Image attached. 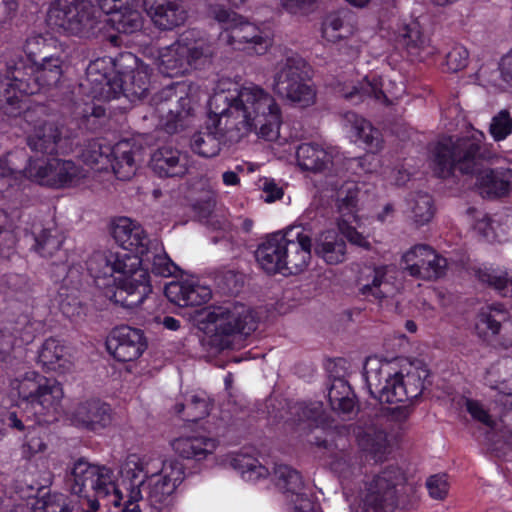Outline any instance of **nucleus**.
<instances>
[{
    "label": "nucleus",
    "mask_w": 512,
    "mask_h": 512,
    "mask_svg": "<svg viewBox=\"0 0 512 512\" xmlns=\"http://www.w3.org/2000/svg\"><path fill=\"white\" fill-rule=\"evenodd\" d=\"M213 127L195 133L191 149L206 158L219 154L222 143H237L254 131L272 141L278 138L281 111L265 89L250 83L234 90L216 92L209 100Z\"/></svg>",
    "instance_id": "obj_1"
},
{
    "label": "nucleus",
    "mask_w": 512,
    "mask_h": 512,
    "mask_svg": "<svg viewBox=\"0 0 512 512\" xmlns=\"http://www.w3.org/2000/svg\"><path fill=\"white\" fill-rule=\"evenodd\" d=\"M485 136L476 132L468 137L442 138L433 150V171L440 178L461 175L476 177L480 193L489 198L507 195L512 184V169L488 168L496 154L484 143Z\"/></svg>",
    "instance_id": "obj_2"
},
{
    "label": "nucleus",
    "mask_w": 512,
    "mask_h": 512,
    "mask_svg": "<svg viewBox=\"0 0 512 512\" xmlns=\"http://www.w3.org/2000/svg\"><path fill=\"white\" fill-rule=\"evenodd\" d=\"M87 268L95 278L111 277L115 273L118 285L108 287L106 297L126 309L139 306L152 292L147 269L141 268V261L128 252H95L87 261Z\"/></svg>",
    "instance_id": "obj_3"
},
{
    "label": "nucleus",
    "mask_w": 512,
    "mask_h": 512,
    "mask_svg": "<svg viewBox=\"0 0 512 512\" xmlns=\"http://www.w3.org/2000/svg\"><path fill=\"white\" fill-rule=\"evenodd\" d=\"M364 376L370 393L381 403H412L422 395L429 370L418 361L405 372L392 373L387 363L374 360L366 362Z\"/></svg>",
    "instance_id": "obj_4"
},
{
    "label": "nucleus",
    "mask_w": 512,
    "mask_h": 512,
    "mask_svg": "<svg viewBox=\"0 0 512 512\" xmlns=\"http://www.w3.org/2000/svg\"><path fill=\"white\" fill-rule=\"evenodd\" d=\"M201 316L202 322L213 326V334L206 340L212 354L232 348L236 334L249 335L257 328L252 308L238 302L206 308Z\"/></svg>",
    "instance_id": "obj_5"
},
{
    "label": "nucleus",
    "mask_w": 512,
    "mask_h": 512,
    "mask_svg": "<svg viewBox=\"0 0 512 512\" xmlns=\"http://www.w3.org/2000/svg\"><path fill=\"white\" fill-rule=\"evenodd\" d=\"M67 482L71 492L92 510H98L99 500L107 497L111 491L115 493L114 505L123 504L124 495L115 488L114 471L105 465L92 464L85 458H79L73 463Z\"/></svg>",
    "instance_id": "obj_6"
},
{
    "label": "nucleus",
    "mask_w": 512,
    "mask_h": 512,
    "mask_svg": "<svg viewBox=\"0 0 512 512\" xmlns=\"http://www.w3.org/2000/svg\"><path fill=\"white\" fill-rule=\"evenodd\" d=\"M183 466L177 461L163 464L160 474L146 477L139 484L128 488L124 495L122 512H142L140 502L147 501L151 506L157 507L168 503L176 487L183 480Z\"/></svg>",
    "instance_id": "obj_7"
},
{
    "label": "nucleus",
    "mask_w": 512,
    "mask_h": 512,
    "mask_svg": "<svg viewBox=\"0 0 512 512\" xmlns=\"http://www.w3.org/2000/svg\"><path fill=\"white\" fill-rule=\"evenodd\" d=\"M47 22L58 32L82 38L96 37L103 28L94 5L85 0H56L48 10Z\"/></svg>",
    "instance_id": "obj_8"
},
{
    "label": "nucleus",
    "mask_w": 512,
    "mask_h": 512,
    "mask_svg": "<svg viewBox=\"0 0 512 512\" xmlns=\"http://www.w3.org/2000/svg\"><path fill=\"white\" fill-rule=\"evenodd\" d=\"M39 91L35 64L23 58L12 60L6 75L0 76V109L9 117H17L22 111V97Z\"/></svg>",
    "instance_id": "obj_9"
},
{
    "label": "nucleus",
    "mask_w": 512,
    "mask_h": 512,
    "mask_svg": "<svg viewBox=\"0 0 512 512\" xmlns=\"http://www.w3.org/2000/svg\"><path fill=\"white\" fill-rule=\"evenodd\" d=\"M310 67L299 55L286 57L277 66L273 77V91L301 106H308L314 102L315 92L307 83Z\"/></svg>",
    "instance_id": "obj_10"
},
{
    "label": "nucleus",
    "mask_w": 512,
    "mask_h": 512,
    "mask_svg": "<svg viewBox=\"0 0 512 512\" xmlns=\"http://www.w3.org/2000/svg\"><path fill=\"white\" fill-rule=\"evenodd\" d=\"M208 13L227 31L226 41L234 49H252L257 54H262L267 49L268 41L261 36L259 29L244 21L242 16L221 5H211Z\"/></svg>",
    "instance_id": "obj_11"
},
{
    "label": "nucleus",
    "mask_w": 512,
    "mask_h": 512,
    "mask_svg": "<svg viewBox=\"0 0 512 512\" xmlns=\"http://www.w3.org/2000/svg\"><path fill=\"white\" fill-rule=\"evenodd\" d=\"M16 389L19 397L31 404L39 406L43 410L54 409L63 398L61 384L54 378H48L36 371L25 373L16 380Z\"/></svg>",
    "instance_id": "obj_12"
},
{
    "label": "nucleus",
    "mask_w": 512,
    "mask_h": 512,
    "mask_svg": "<svg viewBox=\"0 0 512 512\" xmlns=\"http://www.w3.org/2000/svg\"><path fill=\"white\" fill-rule=\"evenodd\" d=\"M475 331L488 344L512 347V316L502 305L482 309L476 317Z\"/></svg>",
    "instance_id": "obj_13"
},
{
    "label": "nucleus",
    "mask_w": 512,
    "mask_h": 512,
    "mask_svg": "<svg viewBox=\"0 0 512 512\" xmlns=\"http://www.w3.org/2000/svg\"><path fill=\"white\" fill-rule=\"evenodd\" d=\"M404 270L412 277L433 281L445 276L448 262L431 246L418 244L402 256Z\"/></svg>",
    "instance_id": "obj_14"
},
{
    "label": "nucleus",
    "mask_w": 512,
    "mask_h": 512,
    "mask_svg": "<svg viewBox=\"0 0 512 512\" xmlns=\"http://www.w3.org/2000/svg\"><path fill=\"white\" fill-rule=\"evenodd\" d=\"M312 238L301 226L285 231L283 274L296 275L303 272L311 259Z\"/></svg>",
    "instance_id": "obj_15"
},
{
    "label": "nucleus",
    "mask_w": 512,
    "mask_h": 512,
    "mask_svg": "<svg viewBox=\"0 0 512 512\" xmlns=\"http://www.w3.org/2000/svg\"><path fill=\"white\" fill-rule=\"evenodd\" d=\"M108 352L120 362L136 360L146 348L141 330L122 325L112 330L106 340Z\"/></svg>",
    "instance_id": "obj_16"
},
{
    "label": "nucleus",
    "mask_w": 512,
    "mask_h": 512,
    "mask_svg": "<svg viewBox=\"0 0 512 512\" xmlns=\"http://www.w3.org/2000/svg\"><path fill=\"white\" fill-rule=\"evenodd\" d=\"M71 422L91 431H98L110 425L112 416L108 404L91 399L78 403L70 414Z\"/></svg>",
    "instance_id": "obj_17"
},
{
    "label": "nucleus",
    "mask_w": 512,
    "mask_h": 512,
    "mask_svg": "<svg viewBox=\"0 0 512 512\" xmlns=\"http://www.w3.org/2000/svg\"><path fill=\"white\" fill-rule=\"evenodd\" d=\"M150 167L160 178H182L188 173V156L173 147H160L152 154Z\"/></svg>",
    "instance_id": "obj_18"
},
{
    "label": "nucleus",
    "mask_w": 512,
    "mask_h": 512,
    "mask_svg": "<svg viewBox=\"0 0 512 512\" xmlns=\"http://www.w3.org/2000/svg\"><path fill=\"white\" fill-rule=\"evenodd\" d=\"M44 38L34 37L27 41L26 50L30 57H33V62L36 66V77L39 84V90L42 88L56 87L64 73V61L59 55L44 56L41 62L38 63L35 58L37 53L34 51L33 46L44 43Z\"/></svg>",
    "instance_id": "obj_19"
},
{
    "label": "nucleus",
    "mask_w": 512,
    "mask_h": 512,
    "mask_svg": "<svg viewBox=\"0 0 512 512\" xmlns=\"http://www.w3.org/2000/svg\"><path fill=\"white\" fill-rule=\"evenodd\" d=\"M273 476L276 486L281 491L297 495L295 512H320L310 499L301 494L304 483L297 470L285 464H277L274 466Z\"/></svg>",
    "instance_id": "obj_20"
},
{
    "label": "nucleus",
    "mask_w": 512,
    "mask_h": 512,
    "mask_svg": "<svg viewBox=\"0 0 512 512\" xmlns=\"http://www.w3.org/2000/svg\"><path fill=\"white\" fill-rule=\"evenodd\" d=\"M167 299L180 307L200 306L211 298L210 288L193 280L172 281L165 286Z\"/></svg>",
    "instance_id": "obj_21"
},
{
    "label": "nucleus",
    "mask_w": 512,
    "mask_h": 512,
    "mask_svg": "<svg viewBox=\"0 0 512 512\" xmlns=\"http://www.w3.org/2000/svg\"><path fill=\"white\" fill-rule=\"evenodd\" d=\"M284 232L269 235L255 251V257L261 268L268 274L283 273Z\"/></svg>",
    "instance_id": "obj_22"
},
{
    "label": "nucleus",
    "mask_w": 512,
    "mask_h": 512,
    "mask_svg": "<svg viewBox=\"0 0 512 512\" xmlns=\"http://www.w3.org/2000/svg\"><path fill=\"white\" fill-rule=\"evenodd\" d=\"M171 446L179 457L187 460L201 461L214 453L218 442L216 439L206 436L189 435L174 439Z\"/></svg>",
    "instance_id": "obj_23"
},
{
    "label": "nucleus",
    "mask_w": 512,
    "mask_h": 512,
    "mask_svg": "<svg viewBox=\"0 0 512 512\" xmlns=\"http://www.w3.org/2000/svg\"><path fill=\"white\" fill-rule=\"evenodd\" d=\"M62 134V127L55 122H43L27 137V145L34 152L53 156L58 153Z\"/></svg>",
    "instance_id": "obj_24"
},
{
    "label": "nucleus",
    "mask_w": 512,
    "mask_h": 512,
    "mask_svg": "<svg viewBox=\"0 0 512 512\" xmlns=\"http://www.w3.org/2000/svg\"><path fill=\"white\" fill-rule=\"evenodd\" d=\"M296 159L301 169L314 173L326 171L334 165L332 152L313 142L300 144Z\"/></svg>",
    "instance_id": "obj_25"
},
{
    "label": "nucleus",
    "mask_w": 512,
    "mask_h": 512,
    "mask_svg": "<svg viewBox=\"0 0 512 512\" xmlns=\"http://www.w3.org/2000/svg\"><path fill=\"white\" fill-rule=\"evenodd\" d=\"M328 400L331 408L348 419L357 414L359 408L355 395L344 378H333L328 384Z\"/></svg>",
    "instance_id": "obj_26"
},
{
    "label": "nucleus",
    "mask_w": 512,
    "mask_h": 512,
    "mask_svg": "<svg viewBox=\"0 0 512 512\" xmlns=\"http://www.w3.org/2000/svg\"><path fill=\"white\" fill-rule=\"evenodd\" d=\"M315 254L327 264L336 265L346 259L347 245L343 237L334 231L323 232L314 244Z\"/></svg>",
    "instance_id": "obj_27"
},
{
    "label": "nucleus",
    "mask_w": 512,
    "mask_h": 512,
    "mask_svg": "<svg viewBox=\"0 0 512 512\" xmlns=\"http://www.w3.org/2000/svg\"><path fill=\"white\" fill-rule=\"evenodd\" d=\"M34 301L24 309L19 307V313L14 320L13 331L25 344L31 343L44 330V320L35 311Z\"/></svg>",
    "instance_id": "obj_28"
},
{
    "label": "nucleus",
    "mask_w": 512,
    "mask_h": 512,
    "mask_svg": "<svg viewBox=\"0 0 512 512\" xmlns=\"http://www.w3.org/2000/svg\"><path fill=\"white\" fill-rule=\"evenodd\" d=\"M216 55L213 44L198 40L193 43L183 41V48L180 56L186 57V64L189 72L192 70H203L209 68Z\"/></svg>",
    "instance_id": "obj_29"
},
{
    "label": "nucleus",
    "mask_w": 512,
    "mask_h": 512,
    "mask_svg": "<svg viewBox=\"0 0 512 512\" xmlns=\"http://www.w3.org/2000/svg\"><path fill=\"white\" fill-rule=\"evenodd\" d=\"M344 119L351 125L355 136L366 145L368 151L376 153L382 148L381 133L370 122L351 111L344 114Z\"/></svg>",
    "instance_id": "obj_30"
},
{
    "label": "nucleus",
    "mask_w": 512,
    "mask_h": 512,
    "mask_svg": "<svg viewBox=\"0 0 512 512\" xmlns=\"http://www.w3.org/2000/svg\"><path fill=\"white\" fill-rule=\"evenodd\" d=\"M109 21L116 31L124 34H133L140 31L143 26L141 12L132 6H123L122 1L116 2V7L109 12Z\"/></svg>",
    "instance_id": "obj_31"
},
{
    "label": "nucleus",
    "mask_w": 512,
    "mask_h": 512,
    "mask_svg": "<svg viewBox=\"0 0 512 512\" xmlns=\"http://www.w3.org/2000/svg\"><path fill=\"white\" fill-rule=\"evenodd\" d=\"M141 266H150L152 273L162 277H169L175 274L178 267L171 261L165 253L161 243L157 239H153L151 248L139 258Z\"/></svg>",
    "instance_id": "obj_32"
},
{
    "label": "nucleus",
    "mask_w": 512,
    "mask_h": 512,
    "mask_svg": "<svg viewBox=\"0 0 512 512\" xmlns=\"http://www.w3.org/2000/svg\"><path fill=\"white\" fill-rule=\"evenodd\" d=\"M50 187L62 188L76 186L86 177V172L73 161L56 158Z\"/></svg>",
    "instance_id": "obj_33"
},
{
    "label": "nucleus",
    "mask_w": 512,
    "mask_h": 512,
    "mask_svg": "<svg viewBox=\"0 0 512 512\" xmlns=\"http://www.w3.org/2000/svg\"><path fill=\"white\" fill-rule=\"evenodd\" d=\"M187 12L180 0H171V3L165 5L156 12H151V19L161 30H172L186 21Z\"/></svg>",
    "instance_id": "obj_34"
},
{
    "label": "nucleus",
    "mask_w": 512,
    "mask_h": 512,
    "mask_svg": "<svg viewBox=\"0 0 512 512\" xmlns=\"http://www.w3.org/2000/svg\"><path fill=\"white\" fill-rule=\"evenodd\" d=\"M109 167L113 169L116 177L121 180H128L135 174L137 165L127 142L118 143L113 147Z\"/></svg>",
    "instance_id": "obj_35"
},
{
    "label": "nucleus",
    "mask_w": 512,
    "mask_h": 512,
    "mask_svg": "<svg viewBox=\"0 0 512 512\" xmlns=\"http://www.w3.org/2000/svg\"><path fill=\"white\" fill-rule=\"evenodd\" d=\"M56 157L43 155L40 158L30 157L22 173L26 178L40 185L50 187L52 175L54 173Z\"/></svg>",
    "instance_id": "obj_36"
},
{
    "label": "nucleus",
    "mask_w": 512,
    "mask_h": 512,
    "mask_svg": "<svg viewBox=\"0 0 512 512\" xmlns=\"http://www.w3.org/2000/svg\"><path fill=\"white\" fill-rule=\"evenodd\" d=\"M477 279L494 289L503 297H512V270L509 269H479Z\"/></svg>",
    "instance_id": "obj_37"
},
{
    "label": "nucleus",
    "mask_w": 512,
    "mask_h": 512,
    "mask_svg": "<svg viewBox=\"0 0 512 512\" xmlns=\"http://www.w3.org/2000/svg\"><path fill=\"white\" fill-rule=\"evenodd\" d=\"M289 413L291 417L289 420L297 425L301 426L306 424L303 429L311 430L314 427H318L323 423V409L319 403H311L309 405L305 403H295L289 407Z\"/></svg>",
    "instance_id": "obj_38"
},
{
    "label": "nucleus",
    "mask_w": 512,
    "mask_h": 512,
    "mask_svg": "<svg viewBox=\"0 0 512 512\" xmlns=\"http://www.w3.org/2000/svg\"><path fill=\"white\" fill-rule=\"evenodd\" d=\"M211 401L205 394L192 395L187 403H177L174 406L175 413L182 420L188 422H197L209 415L211 410Z\"/></svg>",
    "instance_id": "obj_39"
},
{
    "label": "nucleus",
    "mask_w": 512,
    "mask_h": 512,
    "mask_svg": "<svg viewBox=\"0 0 512 512\" xmlns=\"http://www.w3.org/2000/svg\"><path fill=\"white\" fill-rule=\"evenodd\" d=\"M38 363L50 371H58L65 367V347L56 338L44 341L38 353Z\"/></svg>",
    "instance_id": "obj_40"
},
{
    "label": "nucleus",
    "mask_w": 512,
    "mask_h": 512,
    "mask_svg": "<svg viewBox=\"0 0 512 512\" xmlns=\"http://www.w3.org/2000/svg\"><path fill=\"white\" fill-rule=\"evenodd\" d=\"M172 103H163L159 111L163 113L167 110L166 122L164 124L165 130L169 134L178 132L185 126L186 119L191 115L192 108L190 107V100L187 97H181L175 108H172Z\"/></svg>",
    "instance_id": "obj_41"
},
{
    "label": "nucleus",
    "mask_w": 512,
    "mask_h": 512,
    "mask_svg": "<svg viewBox=\"0 0 512 512\" xmlns=\"http://www.w3.org/2000/svg\"><path fill=\"white\" fill-rule=\"evenodd\" d=\"M411 217L413 221L422 226L434 216L435 207L432 197L426 192H414L409 195L407 200Z\"/></svg>",
    "instance_id": "obj_42"
},
{
    "label": "nucleus",
    "mask_w": 512,
    "mask_h": 512,
    "mask_svg": "<svg viewBox=\"0 0 512 512\" xmlns=\"http://www.w3.org/2000/svg\"><path fill=\"white\" fill-rule=\"evenodd\" d=\"M361 449L371 455L376 462H382L389 451L387 434L382 430L367 431L358 437Z\"/></svg>",
    "instance_id": "obj_43"
},
{
    "label": "nucleus",
    "mask_w": 512,
    "mask_h": 512,
    "mask_svg": "<svg viewBox=\"0 0 512 512\" xmlns=\"http://www.w3.org/2000/svg\"><path fill=\"white\" fill-rule=\"evenodd\" d=\"M182 48L183 40H180L160 55V69L163 73L171 77L189 73L186 57L180 56Z\"/></svg>",
    "instance_id": "obj_44"
},
{
    "label": "nucleus",
    "mask_w": 512,
    "mask_h": 512,
    "mask_svg": "<svg viewBox=\"0 0 512 512\" xmlns=\"http://www.w3.org/2000/svg\"><path fill=\"white\" fill-rule=\"evenodd\" d=\"M487 382L491 387L506 395H512V359H504L487 372Z\"/></svg>",
    "instance_id": "obj_45"
},
{
    "label": "nucleus",
    "mask_w": 512,
    "mask_h": 512,
    "mask_svg": "<svg viewBox=\"0 0 512 512\" xmlns=\"http://www.w3.org/2000/svg\"><path fill=\"white\" fill-rule=\"evenodd\" d=\"M487 382L491 387L506 395H512V359H504L487 372Z\"/></svg>",
    "instance_id": "obj_46"
},
{
    "label": "nucleus",
    "mask_w": 512,
    "mask_h": 512,
    "mask_svg": "<svg viewBox=\"0 0 512 512\" xmlns=\"http://www.w3.org/2000/svg\"><path fill=\"white\" fill-rule=\"evenodd\" d=\"M64 236L57 229H42L35 235V251L44 258H53L61 251Z\"/></svg>",
    "instance_id": "obj_47"
},
{
    "label": "nucleus",
    "mask_w": 512,
    "mask_h": 512,
    "mask_svg": "<svg viewBox=\"0 0 512 512\" xmlns=\"http://www.w3.org/2000/svg\"><path fill=\"white\" fill-rule=\"evenodd\" d=\"M150 88L149 74L146 69H137L127 75L123 81V92L131 101L141 100L147 96Z\"/></svg>",
    "instance_id": "obj_48"
},
{
    "label": "nucleus",
    "mask_w": 512,
    "mask_h": 512,
    "mask_svg": "<svg viewBox=\"0 0 512 512\" xmlns=\"http://www.w3.org/2000/svg\"><path fill=\"white\" fill-rule=\"evenodd\" d=\"M387 275L386 266L374 267L367 276V282L363 283L359 289L360 294L367 299L381 301L387 297V291L382 288L386 285Z\"/></svg>",
    "instance_id": "obj_49"
},
{
    "label": "nucleus",
    "mask_w": 512,
    "mask_h": 512,
    "mask_svg": "<svg viewBox=\"0 0 512 512\" xmlns=\"http://www.w3.org/2000/svg\"><path fill=\"white\" fill-rule=\"evenodd\" d=\"M399 38L402 45L412 55H418L429 43V39L423 34L417 21L404 25L399 31Z\"/></svg>",
    "instance_id": "obj_50"
},
{
    "label": "nucleus",
    "mask_w": 512,
    "mask_h": 512,
    "mask_svg": "<svg viewBox=\"0 0 512 512\" xmlns=\"http://www.w3.org/2000/svg\"><path fill=\"white\" fill-rule=\"evenodd\" d=\"M113 147L103 144L100 140L89 141L82 152L84 162L91 166H98L97 169L103 170L109 167Z\"/></svg>",
    "instance_id": "obj_51"
},
{
    "label": "nucleus",
    "mask_w": 512,
    "mask_h": 512,
    "mask_svg": "<svg viewBox=\"0 0 512 512\" xmlns=\"http://www.w3.org/2000/svg\"><path fill=\"white\" fill-rule=\"evenodd\" d=\"M54 305L67 318H74L83 312L81 302L77 297V290L61 285L53 299Z\"/></svg>",
    "instance_id": "obj_52"
},
{
    "label": "nucleus",
    "mask_w": 512,
    "mask_h": 512,
    "mask_svg": "<svg viewBox=\"0 0 512 512\" xmlns=\"http://www.w3.org/2000/svg\"><path fill=\"white\" fill-rule=\"evenodd\" d=\"M348 100L362 101L364 97H373L378 101L386 102L388 99L381 88V82L378 78L370 79L366 76L357 86H353L351 90L343 93Z\"/></svg>",
    "instance_id": "obj_53"
},
{
    "label": "nucleus",
    "mask_w": 512,
    "mask_h": 512,
    "mask_svg": "<svg viewBox=\"0 0 512 512\" xmlns=\"http://www.w3.org/2000/svg\"><path fill=\"white\" fill-rule=\"evenodd\" d=\"M34 512H71L68 499L63 494H47L37 499Z\"/></svg>",
    "instance_id": "obj_54"
},
{
    "label": "nucleus",
    "mask_w": 512,
    "mask_h": 512,
    "mask_svg": "<svg viewBox=\"0 0 512 512\" xmlns=\"http://www.w3.org/2000/svg\"><path fill=\"white\" fill-rule=\"evenodd\" d=\"M233 461L234 465L241 470L247 480H256L269 474L268 468L250 456L238 455Z\"/></svg>",
    "instance_id": "obj_55"
},
{
    "label": "nucleus",
    "mask_w": 512,
    "mask_h": 512,
    "mask_svg": "<svg viewBox=\"0 0 512 512\" xmlns=\"http://www.w3.org/2000/svg\"><path fill=\"white\" fill-rule=\"evenodd\" d=\"M489 131L495 141L504 140L512 133V117L507 110H501L492 118Z\"/></svg>",
    "instance_id": "obj_56"
},
{
    "label": "nucleus",
    "mask_w": 512,
    "mask_h": 512,
    "mask_svg": "<svg viewBox=\"0 0 512 512\" xmlns=\"http://www.w3.org/2000/svg\"><path fill=\"white\" fill-rule=\"evenodd\" d=\"M129 246H122L131 256L142 258L143 255L151 248L153 240L149 239L141 226H138L131 237H129Z\"/></svg>",
    "instance_id": "obj_57"
},
{
    "label": "nucleus",
    "mask_w": 512,
    "mask_h": 512,
    "mask_svg": "<svg viewBox=\"0 0 512 512\" xmlns=\"http://www.w3.org/2000/svg\"><path fill=\"white\" fill-rule=\"evenodd\" d=\"M139 225L127 217L117 219L112 226V236L119 246H129V237Z\"/></svg>",
    "instance_id": "obj_58"
},
{
    "label": "nucleus",
    "mask_w": 512,
    "mask_h": 512,
    "mask_svg": "<svg viewBox=\"0 0 512 512\" xmlns=\"http://www.w3.org/2000/svg\"><path fill=\"white\" fill-rule=\"evenodd\" d=\"M468 58V50L464 46L456 44L445 55L446 66L449 71L458 72L467 66Z\"/></svg>",
    "instance_id": "obj_59"
},
{
    "label": "nucleus",
    "mask_w": 512,
    "mask_h": 512,
    "mask_svg": "<svg viewBox=\"0 0 512 512\" xmlns=\"http://www.w3.org/2000/svg\"><path fill=\"white\" fill-rule=\"evenodd\" d=\"M216 204L215 193L208 189L204 192V196L197 199L192 207L200 220H206L212 214Z\"/></svg>",
    "instance_id": "obj_60"
},
{
    "label": "nucleus",
    "mask_w": 512,
    "mask_h": 512,
    "mask_svg": "<svg viewBox=\"0 0 512 512\" xmlns=\"http://www.w3.org/2000/svg\"><path fill=\"white\" fill-rule=\"evenodd\" d=\"M343 27V20L336 14H330L326 17L322 26V36L331 42H336L344 36L339 33Z\"/></svg>",
    "instance_id": "obj_61"
},
{
    "label": "nucleus",
    "mask_w": 512,
    "mask_h": 512,
    "mask_svg": "<svg viewBox=\"0 0 512 512\" xmlns=\"http://www.w3.org/2000/svg\"><path fill=\"white\" fill-rule=\"evenodd\" d=\"M23 115L25 122L34 127V130L37 126H40L43 122H49L44 118L45 116V107L41 104H36L32 107L26 106L25 101L22 99V111L18 115Z\"/></svg>",
    "instance_id": "obj_62"
},
{
    "label": "nucleus",
    "mask_w": 512,
    "mask_h": 512,
    "mask_svg": "<svg viewBox=\"0 0 512 512\" xmlns=\"http://www.w3.org/2000/svg\"><path fill=\"white\" fill-rule=\"evenodd\" d=\"M429 495L436 500H443L448 494V482L445 475L430 476L426 482Z\"/></svg>",
    "instance_id": "obj_63"
},
{
    "label": "nucleus",
    "mask_w": 512,
    "mask_h": 512,
    "mask_svg": "<svg viewBox=\"0 0 512 512\" xmlns=\"http://www.w3.org/2000/svg\"><path fill=\"white\" fill-rule=\"evenodd\" d=\"M318 0H280L282 7L291 14L307 15L314 11Z\"/></svg>",
    "instance_id": "obj_64"
}]
</instances>
